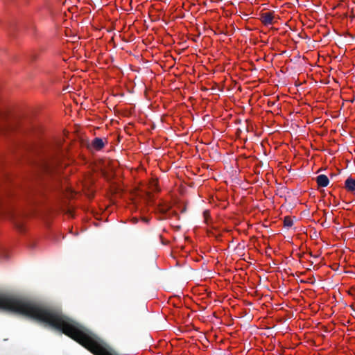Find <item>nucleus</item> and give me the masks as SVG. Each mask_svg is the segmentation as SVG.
<instances>
[{
    "mask_svg": "<svg viewBox=\"0 0 355 355\" xmlns=\"http://www.w3.org/2000/svg\"><path fill=\"white\" fill-rule=\"evenodd\" d=\"M0 309L44 323L72 338L94 355H119L90 330L58 309L1 293Z\"/></svg>",
    "mask_w": 355,
    "mask_h": 355,
    "instance_id": "f257e3e1",
    "label": "nucleus"
},
{
    "mask_svg": "<svg viewBox=\"0 0 355 355\" xmlns=\"http://www.w3.org/2000/svg\"><path fill=\"white\" fill-rule=\"evenodd\" d=\"M0 135L24 153L64 155L69 149V144H64L62 138H43L38 130L24 127L1 105Z\"/></svg>",
    "mask_w": 355,
    "mask_h": 355,
    "instance_id": "f03ea898",
    "label": "nucleus"
},
{
    "mask_svg": "<svg viewBox=\"0 0 355 355\" xmlns=\"http://www.w3.org/2000/svg\"><path fill=\"white\" fill-rule=\"evenodd\" d=\"M8 195L0 192V214H4L13 222L16 229L19 232L24 230L25 214L21 210L15 209L8 202Z\"/></svg>",
    "mask_w": 355,
    "mask_h": 355,
    "instance_id": "7ed1b4c3",
    "label": "nucleus"
},
{
    "mask_svg": "<svg viewBox=\"0 0 355 355\" xmlns=\"http://www.w3.org/2000/svg\"><path fill=\"white\" fill-rule=\"evenodd\" d=\"M107 144L106 138L95 137L92 141H85V146L89 152L94 153L102 150Z\"/></svg>",
    "mask_w": 355,
    "mask_h": 355,
    "instance_id": "20e7f679",
    "label": "nucleus"
},
{
    "mask_svg": "<svg viewBox=\"0 0 355 355\" xmlns=\"http://www.w3.org/2000/svg\"><path fill=\"white\" fill-rule=\"evenodd\" d=\"M274 19V14L271 12H263L260 15V20L265 26L273 24Z\"/></svg>",
    "mask_w": 355,
    "mask_h": 355,
    "instance_id": "39448f33",
    "label": "nucleus"
},
{
    "mask_svg": "<svg viewBox=\"0 0 355 355\" xmlns=\"http://www.w3.org/2000/svg\"><path fill=\"white\" fill-rule=\"evenodd\" d=\"M345 188L349 192H355V179L352 177L347 178L345 182Z\"/></svg>",
    "mask_w": 355,
    "mask_h": 355,
    "instance_id": "423d86ee",
    "label": "nucleus"
},
{
    "mask_svg": "<svg viewBox=\"0 0 355 355\" xmlns=\"http://www.w3.org/2000/svg\"><path fill=\"white\" fill-rule=\"evenodd\" d=\"M316 182L318 185L321 187H326L329 183V178L325 175H318L316 178Z\"/></svg>",
    "mask_w": 355,
    "mask_h": 355,
    "instance_id": "0eeeda50",
    "label": "nucleus"
},
{
    "mask_svg": "<svg viewBox=\"0 0 355 355\" xmlns=\"http://www.w3.org/2000/svg\"><path fill=\"white\" fill-rule=\"evenodd\" d=\"M212 120V116L209 114H206L202 118V121H201V125H203L205 129H211L212 124L211 123Z\"/></svg>",
    "mask_w": 355,
    "mask_h": 355,
    "instance_id": "6e6552de",
    "label": "nucleus"
},
{
    "mask_svg": "<svg viewBox=\"0 0 355 355\" xmlns=\"http://www.w3.org/2000/svg\"><path fill=\"white\" fill-rule=\"evenodd\" d=\"M212 275L211 270L205 268L204 269L201 266V279L203 278L205 281L207 280V279H209L211 277V275Z\"/></svg>",
    "mask_w": 355,
    "mask_h": 355,
    "instance_id": "1a4fd4ad",
    "label": "nucleus"
},
{
    "mask_svg": "<svg viewBox=\"0 0 355 355\" xmlns=\"http://www.w3.org/2000/svg\"><path fill=\"white\" fill-rule=\"evenodd\" d=\"M203 218H204V223L209 225L212 223V219L210 216L209 210L205 209L203 211Z\"/></svg>",
    "mask_w": 355,
    "mask_h": 355,
    "instance_id": "9d476101",
    "label": "nucleus"
},
{
    "mask_svg": "<svg viewBox=\"0 0 355 355\" xmlns=\"http://www.w3.org/2000/svg\"><path fill=\"white\" fill-rule=\"evenodd\" d=\"M209 341L208 340L206 335H201V345H202L204 347L207 348L209 346Z\"/></svg>",
    "mask_w": 355,
    "mask_h": 355,
    "instance_id": "9b49d317",
    "label": "nucleus"
},
{
    "mask_svg": "<svg viewBox=\"0 0 355 355\" xmlns=\"http://www.w3.org/2000/svg\"><path fill=\"white\" fill-rule=\"evenodd\" d=\"M284 225L285 227H291L293 225V220L289 216L284 217Z\"/></svg>",
    "mask_w": 355,
    "mask_h": 355,
    "instance_id": "f8f14e48",
    "label": "nucleus"
},
{
    "mask_svg": "<svg viewBox=\"0 0 355 355\" xmlns=\"http://www.w3.org/2000/svg\"><path fill=\"white\" fill-rule=\"evenodd\" d=\"M200 287H201V288H202V287H206V285H202V284H201V285H200ZM203 291H205V294H206V296H207V297H211L212 292H208V291H207V288H205L203 289Z\"/></svg>",
    "mask_w": 355,
    "mask_h": 355,
    "instance_id": "ddd939ff",
    "label": "nucleus"
},
{
    "mask_svg": "<svg viewBox=\"0 0 355 355\" xmlns=\"http://www.w3.org/2000/svg\"><path fill=\"white\" fill-rule=\"evenodd\" d=\"M203 294H204V293H202L201 292V296H202ZM204 299H205V297H201V306H200L201 311H202V310L205 309H206V307H207V306H203V304H204V303H205V304H207V301H205V302L203 301V300H204Z\"/></svg>",
    "mask_w": 355,
    "mask_h": 355,
    "instance_id": "4468645a",
    "label": "nucleus"
},
{
    "mask_svg": "<svg viewBox=\"0 0 355 355\" xmlns=\"http://www.w3.org/2000/svg\"><path fill=\"white\" fill-rule=\"evenodd\" d=\"M101 163H99V164H96V165H95V168H94V170H98V169H99V170L103 171V168H102V166H101Z\"/></svg>",
    "mask_w": 355,
    "mask_h": 355,
    "instance_id": "2eb2a0df",
    "label": "nucleus"
},
{
    "mask_svg": "<svg viewBox=\"0 0 355 355\" xmlns=\"http://www.w3.org/2000/svg\"><path fill=\"white\" fill-rule=\"evenodd\" d=\"M200 89H201V91H207V88L202 87V85H201Z\"/></svg>",
    "mask_w": 355,
    "mask_h": 355,
    "instance_id": "dca6fc26",
    "label": "nucleus"
},
{
    "mask_svg": "<svg viewBox=\"0 0 355 355\" xmlns=\"http://www.w3.org/2000/svg\"><path fill=\"white\" fill-rule=\"evenodd\" d=\"M346 162H347V167H349V164H350V161L349 160H346Z\"/></svg>",
    "mask_w": 355,
    "mask_h": 355,
    "instance_id": "f3484780",
    "label": "nucleus"
},
{
    "mask_svg": "<svg viewBox=\"0 0 355 355\" xmlns=\"http://www.w3.org/2000/svg\"><path fill=\"white\" fill-rule=\"evenodd\" d=\"M205 153H206V150H205L204 148H201V154Z\"/></svg>",
    "mask_w": 355,
    "mask_h": 355,
    "instance_id": "a211bd4d",
    "label": "nucleus"
},
{
    "mask_svg": "<svg viewBox=\"0 0 355 355\" xmlns=\"http://www.w3.org/2000/svg\"><path fill=\"white\" fill-rule=\"evenodd\" d=\"M204 28H205V31H206V32H207V33H208V32H211V31H212V30H211V29L208 30V29H206V28H205V27Z\"/></svg>",
    "mask_w": 355,
    "mask_h": 355,
    "instance_id": "6ab92c4d",
    "label": "nucleus"
},
{
    "mask_svg": "<svg viewBox=\"0 0 355 355\" xmlns=\"http://www.w3.org/2000/svg\"><path fill=\"white\" fill-rule=\"evenodd\" d=\"M204 68H205V67H202V66H201V69H200V71H201V77L202 76V69H204Z\"/></svg>",
    "mask_w": 355,
    "mask_h": 355,
    "instance_id": "aec40b11",
    "label": "nucleus"
},
{
    "mask_svg": "<svg viewBox=\"0 0 355 355\" xmlns=\"http://www.w3.org/2000/svg\"><path fill=\"white\" fill-rule=\"evenodd\" d=\"M323 169L321 168L320 169L318 170L317 173H319L320 171H322Z\"/></svg>",
    "mask_w": 355,
    "mask_h": 355,
    "instance_id": "412c9836",
    "label": "nucleus"
},
{
    "mask_svg": "<svg viewBox=\"0 0 355 355\" xmlns=\"http://www.w3.org/2000/svg\"><path fill=\"white\" fill-rule=\"evenodd\" d=\"M143 220H144L145 222H146V223L148 222V220H147V219H146V218H144Z\"/></svg>",
    "mask_w": 355,
    "mask_h": 355,
    "instance_id": "4be33fe9",
    "label": "nucleus"
},
{
    "mask_svg": "<svg viewBox=\"0 0 355 355\" xmlns=\"http://www.w3.org/2000/svg\"><path fill=\"white\" fill-rule=\"evenodd\" d=\"M206 1H207V0H205V1H204V2H203V3H204L205 5H206V4H207V2H206Z\"/></svg>",
    "mask_w": 355,
    "mask_h": 355,
    "instance_id": "5701e85b",
    "label": "nucleus"
}]
</instances>
